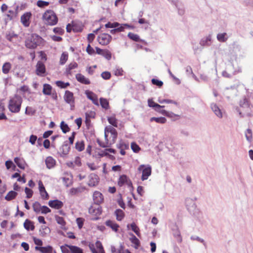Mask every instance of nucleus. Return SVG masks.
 Segmentation results:
<instances>
[{
  "label": "nucleus",
  "mask_w": 253,
  "mask_h": 253,
  "mask_svg": "<svg viewBox=\"0 0 253 253\" xmlns=\"http://www.w3.org/2000/svg\"><path fill=\"white\" fill-rule=\"evenodd\" d=\"M65 102L70 106L71 110H73L75 108V98L72 92L69 90H66L63 96Z\"/></svg>",
  "instance_id": "5"
},
{
  "label": "nucleus",
  "mask_w": 253,
  "mask_h": 253,
  "mask_svg": "<svg viewBox=\"0 0 253 253\" xmlns=\"http://www.w3.org/2000/svg\"><path fill=\"white\" fill-rule=\"evenodd\" d=\"M131 236V237L130 238V241L134 245V248L137 249L140 246V241L133 234H132Z\"/></svg>",
  "instance_id": "38"
},
{
  "label": "nucleus",
  "mask_w": 253,
  "mask_h": 253,
  "mask_svg": "<svg viewBox=\"0 0 253 253\" xmlns=\"http://www.w3.org/2000/svg\"><path fill=\"white\" fill-rule=\"evenodd\" d=\"M166 116L171 119L173 121L178 120L181 118L180 114H176L171 111H168Z\"/></svg>",
  "instance_id": "28"
},
{
  "label": "nucleus",
  "mask_w": 253,
  "mask_h": 253,
  "mask_svg": "<svg viewBox=\"0 0 253 253\" xmlns=\"http://www.w3.org/2000/svg\"><path fill=\"white\" fill-rule=\"evenodd\" d=\"M150 121L151 122L155 121L157 123L164 124L166 123L167 119L166 118L163 117H152L150 118Z\"/></svg>",
  "instance_id": "32"
},
{
  "label": "nucleus",
  "mask_w": 253,
  "mask_h": 253,
  "mask_svg": "<svg viewBox=\"0 0 253 253\" xmlns=\"http://www.w3.org/2000/svg\"><path fill=\"white\" fill-rule=\"evenodd\" d=\"M22 102V98L15 95L10 98L9 101L8 108L13 113H18L20 111L21 105Z\"/></svg>",
  "instance_id": "3"
},
{
  "label": "nucleus",
  "mask_w": 253,
  "mask_h": 253,
  "mask_svg": "<svg viewBox=\"0 0 253 253\" xmlns=\"http://www.w3.org/2000/svg\"><path fill=\"white\" fill-rule=\"evenodd\" d=\"M211 108L217 117L219 118L222 117V114L220 109L215 104H212L211 105Z\"/></svg>",
  "instance_id": "31"
},
{
  "label": "nucleus",
  "mask_w": 253,
  "mask_h": 253,
  "mask_svg": "<svg viewBox=\"0 0 253 253\" xmlns=\"http://www.w3.org/2000/svg\"><path fill=\"white\" fill-rule=\"evenodd\" d=\"M46 168L48 169H51L55 167L56 165V161L51 156L46 157L45 160Z\"/></svg>",
  "instance_id": "20"
},
{
  "label": "nucleus",
  "mask_w": 253,
  "mask_h": 253,
  "mask_svg": "<svg viewBox=\"0 0 253 253\" xmlns=\"http://www.w3.org/2000/svg\"><path fill=\"white\" fill-rule=\"evenodd\" d=\"M39 186V191L43 199L46 200L49 198L48 193L45 190L44 185L41 180H40L38 183Z\"/></svg>",
  "instance_id": "18"
},
{
  "label": "nucleus",
  "mask_w": 253,
  "mask_h": 253,
  "mask_svg": "<svg viewBox=\"0 0 253 253\" xmlns=\"http://www.w3.org/2000/svg\"><path fill=\"white\" fill-rule=\"evenodd\" d=\"M78 64L77 62L73 61L70 63L67 66L65 73L67 75H72L75 72V70L78 68Z\"/></svg>",
  "instance_id": "16"
},
{
  "label": "nucleus",
  "mask_w": 253,
  "mask_h": 253,
  "mask_svg": "<svg viewBox=\"0 0 253 253\" xmlns=\"http://www.w3.org/2000/svg\"><path fill=\"white\" fill-rule=\"evenodd\" d=\"M42 40V38L36 34H32L25 41V46L31 49L36 48L39 45Z\"/></svg>",
  "instance_id": "4"
},
{
  "label": "nucleus",
  "mask_w": 253,
  "mask_h": 253,
  "mask_svg": "<svg viewBox=\"0 0 253 253\" xmlns=\"http://www.w3.org/2000/svg\"><path fill=\"white\" fill-rule=\"evenodd\" d=\"M113 74L116 76H122L124 75V70L120 67H116L113 70Z\"/></svg>",
  "instance_id": "46"
},
{
  "label": "nucleus",
  "mask_w": 253,
  "mask_h": 253,
  "mask_svg": "<svg viewBox=\"0 0 253 253\" xmlns=\"http://www.w3.org/2000/svg\"><path fill=\"white\" fill-rule=\"evenodd\" d=\"M53 32L55 33L62 35L64 33V30L60 27H56L53 29Z\"/></svg>",
  "instance_id": "64"
},
{
  "label": "nucleus",
  "mask_w": 253,
  "mask_h": 253,
  "mask_svg": "<svg viewBox=\"0 0 253 253\" xmlns=\"http://www.w3.org/2000/svg\"><path fill=\"white\" fill-rule=\"evenodd\" d=\"M56 84L58 86H59L61 88H66L67 86H68L70 85L69 83H65L61 81H57Z\"/></svg>",
  "instance_id": "55"
},
{
  "label": "nucleus",
  "mask_w": 253,
  "mask_h": 253,
  "mask_svg": "<svg viewBox=\"0 0 253 253\" xmlns=\"http://www.w3.org/2000/svg\"><path fill=\"white\" fill-rule=\"evenodd\" d=\"M84 28V26L81 23L72 22V29L75 33L81 32Z\"/></svg>",
  "instance_id": "26"
},
{
  "label": "nucleus",
  "mask_w": 253,
  "mask_h": 253,
  "mask_svg": "<svg viewBox=\"0 0 253 253\" xmlns=\"http://www.w3.org/2000/svg\"><path fill=\"white\" fill-rule=\"evenodd\" d=\"M118 185L120 187H122L125 185H127L128 186H131L132 185V183L126 175L123 174L121 175L119 178Z\"/></svg>",
  "instance_id": "11"
},
{
  "label": "nucleus",
  "mask_w": 253,
  "mask_h": 253,
  "mask_svg": "<svg viewBox=\"0 0 253 253\" xmlns=\"http://www.w3.org/2000/svg\"><path fill=\"white\" fill-rule=\"evenodd\" d=\"M70 246L71 245H68L67 244L61 246L60 247V249L62 252V253H71V249H70Z\"/></svg>",
  "instance_id": "47"
},
{
  "label": "nucleus",
  "mask_w": 253,
  "mask_h": 253,
  "mask_svg": "<svg viewBox=\"0 0 253 253\" xmlns=\"http://www.w3.org/2000/svg\"><path fill=\"white\" fill-rule=\"evenodd\" d=\"M11 68V64L9 62H5L3 64L2 67V71L4 74H7L9 73Z\"/></svg>",
  "instance_id": "40"
},
{
  "label": "nucleus",
  "mask_w": 253,
  "mask_h": 253,
  "mask_svg": "<svg viewBox=\"0 0 253 253\" xmlns=\"http://www.w3.org/2000/svg\"><path fill=\"white\" fill-rule=\"evenodd\" d=\"M60 127L62 132L64 133L69 132L70 130V128L68 126V125L66 124L64 121L61 122L60 124Z\"/></svg>",
  "instance_id": "44"
},
{
  "label": "nucleus",
  "mask_w": 253,
  "mask_h": 253,
  "mask_svg": "<svg viewBox=\"0 0 253 253\" xmlns=\"http://www.w3.org/2000/svg\"><path fill=\"white\" fill-rule=\"evenodd\" d=\"M115 215L118 221H122L125 216L124 212L121 209H117L115 211Z\"/></svg>",
  "instance_id": "29"
},
{
  "label": "nucleus",
  "mask_w": 253,
  "mask_h": 253,
  "mask_svg": "<svg viewBox=\"0 0 253 253\" xmlns=\"http://www.w3.org/2000/svg\"><path fill=\"white\" fill-rule=\"evenodd\" d=\"M86 51L87 54L90 55H93L96 54V50L95 51L94 49L91 46L90 44H88L86 48Z\"/></svg>",
  "instance_id": "48"
},
{
  "label": "nucleus",
  "mask_w": 253,
  "mask_h": 253,
  "mask_svg": "<svg viewBox=\"0 0 253 253\" xmlns=\"http://www.w3.org/2000/svg\"><path fill=\"white\" fill-rule=\"evenodd\" d=\"M112 36L108 34L102 33L97 37V41L102 45H107L112 41Z\"/></svg>",
  "instance_id": "8"
},
{
  "label": "nucleus",
  "mask_w": 253,
  "mask_h": 253,
  "mask_svg": "<svg viewBox=\"0 0 253 253\" xmlns=\"http://www.w3.org/2000/svg\"><path fill=\"white\" fill-rule=\"evenodd\" d=\"M32 16V14L31 12H26L21 16V22L24 27H28L30 26Z\"/></svg>",
  "instance_id": "9"
},
{
  "label": "nucleus",
  "mask_w": 253,
  "mask_h": 253,
  "mask_svg": "<svg viewBox=\"0 0 253 253\" xmlns=\"http://www.w3.org/2000/svg\"><path fill=\"white\" fill-rule=\"evenodd\" d=\"M84 219L81 217L77 218L76 219V222L78 224L79 229H81L84 225Z\"/></svg>",
  "instance_id": "60"
},
{
  "label": "nucleus",
  "mask_w": 253,
  "mask_h": 253,
  "mask_svg": "<svg viewBox=\"0 0 253 253\" xmlns=\"http://www.w3.org/2000/svg\"><path fill=\"white\" fill-rule=\"evenodd\" d=\"M226 34L225 33L218 34L217 35V40L220 42H225L227 38L225 37Z\"/></svg>",
  "instance_id": "51"
},
{
  "label": "nucleus",
  "mask_w": 253,
  "mask_h": 253,
  "mask_svg": "<svg viewBox=\"0 0 253 253\" xmlns=\"http://www.w3.org/2000/svg\"><path fill=\"white\" fill-rule=\"evenodd\" d=\"M36 74L41 77H43L45 73V67L41 61H38L36 65Z\"/></svg>",
  "instance_id": "13"
},
{
  "label": "nucleus",
  "mask_w": 253,
  "mask_h": 253,
  "mask_svg": "<svg viewBox=\"0 0 253 253\" xmlns=\"http://www.w3.org/2000/svg\"><path fill=\"white\" fill-rule=\"evenodd\" d=\"M131 148L132 149L133 151L135 153L138 152L140 150L139 146L134 142L131 143Z\"/></svg>",
  "instance_id": "58"
},
{
  "label": "nucleus",
  "mask_w": 253,
  "mask_h": 253,
  "mask_svg": "<svg viewBox=\"0 0 253 253\" xmlns=\"http://www.w3.org/2000/svg\"><path fill=\"white\" fill-rule=\"evenodd\" d=\"M124 247L121 246L119 249H116L115 247H111L112 253H124L123 252Z\"/></svg>",
  "instance_id": "57"
},
{
  "label": "nucleus",
  "mask_w": 253,
  "mask_h": 253,
  "mask_svg": "<svg viewBox=\"0 0 253 253\" xmlns=\"http://www.w3.org/2000/svg\"><path fill=\"white\" fill-rule=\"evenodd\" d=\"M35 249L41 253H53V248L50 246L46 247H36Z\"/></svg>",
  "instance_id": "24"
},
{
  "label": "nucleus",
  "mask_w": 253,
  "mask_h": 253,
  "mask_svg": "<svg viewBox=\"0 0 253 253\" xmlns=\"http://www.w3.org/2000/svg\"><path fill=\"white\" fill-rule=\"evenodd\" d=\"M25 192L26 194V197L28 199L31 198L33 194V191L31 189L26 187L25 188Z\"/></svg>",
  "instance_id": "59"
},
{
  "label": "nucleus",
  "mask_w": 253,
  "mask_h": 253,
  "mask_svg": "<svg viewBox=\"0 0 253 253\" xmlns=\"http://www.w3.org/2000/svg\"><path fill=\"white\" fill-rule=\"evenodd\" d=\"M49 4V2L42 0H39L37 2V5L41 8H43L45 6H48Z\"/></svg>",
  "instance_id": "49"
},
{
  "label": "nucleus",
  "mask_w": 253,
  "mask_h": 253,
  "mask_svg": "<svg viewBox=\"0 0 253 253\" xmlns=\"http://www.w3.org/2000/svg\"><path fill=\"white\" fill-rule=\"evenodd\" d=\"M158 102L160 103H172V104H175L176 106H178V104L177 102L174 101V100H170V99H159L158 100Z\"/></svg>",
  "instance_id": "53"
},
{
  "label": "nucleus",
  "mask_w": 253,
  "mask_h": 253,
  "mask_svg": "<svg viewBox=\"0 0 253 253\" xmlns=\"http://www.w3.org/2000/svg\"><path fill=\"white\" fill-rule=\"evenodd\" d=\"M109 152L115 154L116 152V150L112 148L106 149L105 150L102 151L101 152L99 153L98 155L101 157H103L104 156H107Z\"/></svg>",
  "instance_id": "37"
},
{
  "label": "nucleus",
  "mask_w": 253,
  "mask_h": 253,
  "mask_svg": "<svg viewBox=\"0 0 253 253\" xmlns=\"http://www.w3.org/2000/svg\"><path fill=\"white\" fill-rule=\"evenodd\" d=\"M245 135L247 139L249 141H251L253 138L252 131L251 129H247Z\"/></svg>",
  "instance_id": "54"
},
{
  "label": "nucleus",
  "mask_w": 253,
  "mask_h": 253,
  "mask_svg": "<svg viewBox=\"0 0 253 253\" xmlns=\"http://www.w3.org/2000/svg\"><path fill=\"white\" fill-rule=\"evenodd\" d=\"M95 244L98 251L96 250L93 244L89 246V248L92 253H105L103 246L100 241H97Z\"/></svg>",
  "instance_id": "14"
},
{
  "label": "nucleus",
  "mask_w": 253,
  "mask_h": 253,
  "mask_svg": "<svg viewBox=\"0 0 253 253\" xmlns=\"http://www.w3.org/2000/svg\"><path fill=\"white\" fill-rule=\"evenodd\" d=\"M41 210V213L42 214H46L51 212V210L45 206H42Z\"/></svg>",
  "instance_id": "61"
},
{
  "label": "nucleus",
  "mask_w": 253,
  "mask_h": 253,
  "mask_svg": "<svg viewBox=\"0 0 253 253\" xmlns=\"http://www.w3.org/2000/svg\"><path fill=\"white\" fill-rule=\"evenodd\" d=\"M95 49H96V54L103 56L108 60H110L111 59L112 54L108 49H102L98 47H95Z\"/></svg>",
  "instance_id": "10"
},
{
  "label": "nucleus",
  "mask_w": 253,
  "mask_h": 253,
  "mask_svg": "<svg viewBox=\"0 0 253 253\" xmlns=\"http://www.w3.org/2000/svg\"><path fill=\"white\" fill-rule=\"evenodd\" d=\"M100 102L101 106L105 109H108L109 107V103L107 99L101 98Z\"/></svg>",
  "instance_id": "52"
},
{
  "label": "nucleus",
  "mask_w": 253,
  "mask_h": 253,
  "mask_svg": "<svg viewBox=\"0 0 253 253\" xmlns=\"http://www.w3.org/2000/svg\"><path fill=\"white\" fill-rule=\"evenodd\" d=\"M42 206L38 202H36L33 204V209L34 211L37 213L41 212Z\"/></svg>",
  "instance_id": "42"
},
{
  "label": "nucleus",
  "mask_w": 253,
  "mask_h": 253,
  "mask_svg": "<svg viewBox=\"0 0 253 253\" xmlns=\"http://www.w3.org/2000/svg\"><path fill=\"white\" fill-rule=\"evenodd\" d=\"M85 94L87 97L91 100L94 104L98 105V98L96 94L88 90L85 91Z\"/></svg>",
  "instance_id": "25"
},
{
  "label": "nucleus",
  "mask_w": 253,
  "mask_h": 253,
  "mask_svg": "<svg viewBox=\"0 0 253 253\" xmlns=\"http://www.w3.org/2000/svg\"><path fill=\"white\" fill-rule=\"evenodd\" d=\"M104 133L106 144L99 143V145L103 148L115 143L118 136L116 129L111 126H107L105 127Z\"/></svg>",
  "instance_id": "1"
},
{
  "label": "nucleus",
  "mask_w": 253,
  "mask_h": 253,
  "mask_svg": "<svg viewBox=\"0 0 253 253\" xmlns=\"http://www.w3.org/2000/svg\"><path fill=\"white\" fill-rule=\"evenodd\" d=\"M5 167L7 169H9L10 168H12L14 170L16 168L15 165L13 164L12 161L8 160L5 162Z\"/></svg>",
  "instance_id": "50"
},
{
  "label": "nucleus",
  "mask_w": 253,
  "mask_h": 253,
  "mask_svg": "<svg viewBox=\"0 0 253 253\" xmlns=\"http://www.w3.org/2000/svg\"><path fill=\"white\" fill-rule=\"evenodd\" d=\"M107 120L110 124H111L112 126L117 127L118 125V121L115 117L114 115L111 116L110 117H108L107 118Z\"/></svg>",
  "instance_id": "33"
},
{
  "label": "nucleus",
  "mask_w": 253,
  "mask_h": 253,
  "mask_svg": "<svg viewBox=\"0 0 253 253\" xmlns=\"http://www.w3.org/2000/svg\"><path fill=\"white\" fill-rule=\"evenodd\" d=\"M70 249L71 251V253H84L83 250L76 246H70Z\"/></svg>",
  "instance_id": "45"
},
{
  "label": "nucleus",
  "mask_w": 253,
  "mask_h": 253,
  "mask_svg": "<svg viewBox=\"0 0 253 253\" xmlns=\"http://www.w3.org/2000/svg\"><path fill=\"white\" fill-rule=\"evenodd\" d=\"M68 59V53L66 52H63L60 58V64L64 65Z\"/></svg>",
  "instance_id": "41"
},
{
  "label": "nucleus",
  "mask_w": 253,
  "mask_h": 253,
  "mask_svg": "<svg viewBox=\"0 0 253 253\" xmlns=\"http://www.w3.org/2000/svg\"><path fill=\"white\" fill-rule=\"evenodd\" d=\"M42 19L44 23L48 25H55L58 21V17L55 13L50 9L46 10L43 14Z\"/></svg>",
  "instance_id": "2"
},
{
  "label": "nucleus",
  "mask_w": 253,
  "mask_h": 253,
  "mask_svg": "<svg viewBox=\"0 0 253 253\" xmlns=\"http://www.w3.org/2000/svg\"><path fill=\"white\" fill-rule=\"evenodd\" d=\"M105 225L111 228L112 230L115 232H117L119 230V228L120 227L118 224H117L115 221L108 220L105 222Z\"/></svg>",
  "instance_id": "21"
},
{
  "label": "nucleus",
  "mask_w": 253,
  "mask_h": 253,
  "mask_svg": "<svg viewBox=\"0 0 253 253\" xmlns=\"http://www.w3.org/2000/svg\"><path fill=\"white\" fill-rule=\"evenodd\" d=\"M131 230L137 235L139 237H140V233L139 227L136 225L134 222L130 224Z\"/></svg>",
  "instance_id": "43"
},
{
  "label": "nucleus",
  "mask_w": 253,
  "mask_h": 253,
  "mask_svg": "<svg viewBox=\"0 0 253 253\" xmlns=\"http://www.w3.org/2000/svg\"><path fill=\"white\" fill-rule=\"evenodd\" d=\"M99 182V178L97 175L91 173L88 176V185L89 186L94 187L97 185Z\"/></svg>",
  "instance_id": "12"
},
{
  "label": "nucleus",
  "mask_w": 253,
  "mask_h": 253,
  "mask_svg": "<svg viewBox=\"0 0 253 253\" xmlns=\"http://www.w3.org/2000/svg\"><path fill=\"white\" fill-rule=\"evenodd\" d=\"M95 35L94 33H90L88 34L87 37V40L88 42V44H90L95 39Z\"/></svg>",
  "instance_id": "62"
},
{
  "label": "nucleus",
  "mask_w": 253,
  "mask_h": 253,
  "mask_svg": "<svg viewBox=\"0 0 253 253\" xmlns=\"http://www.w3.org/2000/svg\"><path fill=\"white\" fill-rule=\"evenodd\" d=\"M14 161L20 169H25L26 163L23 158L15 157Z\"/></svg>",
  "instance_id": "23"
},
{
  "label": "nucleus",
  "mask_w": 253,
  "mask_h": 253,
  "mask_svg": "<svg viewBox=\"0 0 253 253\" xmlns=\"http://www.w3.org/2000/svg\"><path fill=\"white\" fill-rule=\"evenodd\" d=\"M138 170L142 171L141 180L143 181L147 179L151 174L152 169L149 165H141L138 167Z\"/></svg>",
  "instance_id": "6"
},
{
  "label": "nucleus",
  "mask_w": 253,
  "mask_h": 253,
  "mask_svg": "<svg viewBox=\"0 0 253 253\" xmlns=\"http://www.w3.org/2000/svg\"><path fill=\"white\" fill-rule=\"evenodd\" d=\"M52 87L48 84H44L43 85L42 92L45 95H50L51 93Z\"/></svg>",
  "instance_id": "35"
},
{
  "label": "nucleus",
  "mask_w": 253,
  "mask_h": 253,
  "mask_svg": "<svg viewBox=\"0 0 253 253\" xmlns=\"http://www.w3.org/2000/svg\"><path fill=\"white\" fill-rule=\"evenodd\" d=\"M117 147L120 150V154L124 156L126 154L125 150L129 149V143L123 140H120Z\"/></svg>",
  "instance_id": "15"
},
{
  "label": "nucleus",
  "mask_w": 253,
  "mask_h": 253,
  "mask_svg": "<svg viewBox=\"0 0 253 253\" xmlns=\"http://www.w3.org/2000/svg\"><path fill=\"white\" fill-rule=\"evenodd\" d=\"M94 203L96 205H99L103 202V196L101 193L99 191H95L93 195Z\"/></svg>",
  "instance_id": "17"
},
{
  "label": "nucleus",
  "mask_w": 253,
  "mask_h": 253,
  "mask_svg": "<svg viewBox=\"0 0 253 253\" xmlns=\"http://www.w3.org/2000/svg\"><path fill=\"white\" fill-rule=\"evenodd\" d=\"M75 148L79 152L84 149V143L83 140H78L75 143Z\"/></svg>",
  "instance_id": "34"
},
{
  "label": "nucleus",
  "mask_w": 253,
  "mask_h": 253,
  "mask_svg": "<svg viewBox=\"0 0 253 253\" xmlns=\"http://www.w3.org/2000/svg\"><path fill=\"white\" fill-rule=\"evenodd\" d=\"M88 212L89 214L94 216L91 218V220H96L99 219L98 216L100 215L102 213V209L99 205L91 206L88 209Z\"/></svg>",
  "instance_id": "7"
},
{
  "label": "nucleus",
  "mask_w": 253,
  "mask_h": 253,
  "mask_svg": "<svg viewBox=\"0 0 253 253\" xmlns=\"http://www.w3.org/2000/svg\"><path fill=\"white\" fill-rule=\"evenodd\" d=\"M48 205L51 208L58 210L61 209L63 206V203L61 201L55 200L49 201L48 202Z\"/></svg>",
  "instance_id": "19"
},
{
  "label": "nucleus",
  "mask_w": 253,
  "mask_h": 253,
  "mask_svg": "<svg viewBox=\"0 0 253 253\" xmlns=\"http://www.w3.org/2000/svg\"><path fill=\"white\" fill-rule=\"evenodd\" d=\"M101 77L104 79H109L111 77V74L109 72H104L101 74Z\"/></svg>",
  "instance_id": "63"
},
{
  "label": "nucleus",
  "mask_w": 253,
  "mask_h": 253,
  "mask_svg": "<svg viewBox=\"0 0 253 253\" xmlns=\"http://www.w3.org/2000/svg\"><path fill=\"white\" fill-rule=\"evenodd\" d=\"M70 147L67 144H63L60 148V155L61 157H65L70 152Z\"/></svg>",
  "instance_id": "22"
},
{
  "label": "nucleus",
  "mask_w": 253,
  "mask_h": 253,
  "mask_svg": "<svg viewBox=\"0 0 253 253\" xmlns=\"http://www.w3.org/2000/svg\"><path fill=\"white\" fill-rule=\"evenodd\" d=\"M17 195V193L14 191H9L5 197V199L7 201H11L15 198Z\"/></svg>",
  "instance_id": "36"
},
{
  "label": "nucleus",
  "mask_w": 253,
  "mask_h": 253,
  "mask_svg": "<svg viewBox=\"0 0 253 253\" xmlns=\"http://www.w3.org/2000/svg\"><path fill=\"white\" fill-rule=\"evenodd\" d=\"M24 227L28 231H33L35 229L34 223L32 221L28 219L25 220L24 223Z\"/></svg>",
  "instance_id": "27"
},
{
  "label": "nucleus",
  "mask_w": 253,
  "mask_h": 253,
  "mask_svg": "<svg viewBox=\"0 0 253 253\" xmlns=\"http://www.w3.org/2000/svg\"><path fill=\"white\" fill-rule=\"evenodd\" d=\"M56 221L58 224L61 225L62 226H64L66 224V222L63 217L61 216H56Z\"/></svg>",
  "instance_id": "56"
},
{
  "label": "nucleus",
  "mask_w": 253,
  "mask_h": 253,
  "mask_svg": "<svg viewBox=\"0 0 253 253\" xmlns=\"http://www.w3.org/2000/svg\"><path fill=\"white\" fill-rule=\"evenodd\" d=\"M148 105L150 107H153L155 108H162L165 107L164 106L160 105L155 102L152 99H149L148 100Z\"/></svg>",
  "instance_id": "39"
},
{
  "label": "nucleus",
  "mask_w": 253,
  "mask_h": 253,
  "mask_svg": "<svg viewBox=\"0 0 253 253\" xmlns=\"http://www.w3.org/2000/svg\"><path fill=\"white\" fill-rule=\"evenodd\" d=\"M127 36L130 39L133 41L145 42L143 40H141L139 38V36L136 34L129 32L128 33Z\"/></svg>",
  "instance_id": "30"
}]
</instances>
